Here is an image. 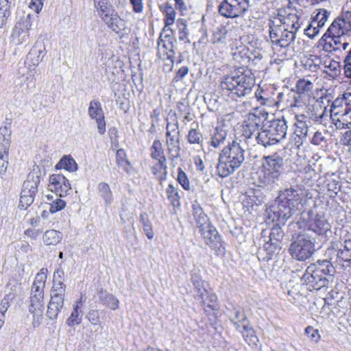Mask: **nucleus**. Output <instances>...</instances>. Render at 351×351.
<instances>
[{"instance_id":"f257e3e1","label":"nucleus","mask_w":351,"mask_h":351,"mask_svg":"<svg viewBox=\"0 0 351 351\" xmlns=\"http://www.w3.org/2000/svg\"><path fill=\"white\" fill-rule=\"evenodd\" d=\"M301 195L300 191L293 186L280 191L274 204L265 210L267 220L286 223L293 213L300 210L299 206H302Z\"/></svg>"},{"instance_id":"f03ea898","label":"nucleus","mask_w":351,"mask_h":351,"mask_svg":"<svg viewBox=\"0 0 351 351\" xmlns=\"http://www.w3.org/2000/svg\"><path fill=\"white\" fill-rule=\"evenodd\" d=\"M245 160V150L239 143L232 141L223 147L218 157L217 171L221 178H226L238 169Z\"/></svg>"},{"instance_id":"7ed1b4c3","label":"nucleus","mask_w":351,"mask_h":351,"mask_svg":"<svg viewBox=\"0 0 351 351\" xmlns=\"http://www.w3.org/2000/svg\"><path fill=\"white\" fill-rule=\"evenodd\" d=\"M334 272L335 268L330 261H318L306 268L301 281L309 290H319L328 287Z\"/></svg>"},{"instance_id":"20e7f679","label":"nucleus","mask_w":351,"mask_h":351,"mask_svg":"<svg viewBox=\"0 0 351 351\" xmlns=\"http://www.w3.org/2000/svg\"><path fill=\"white\" fill-rule=\"evenodd\" d=\"M255 85V77L250 70H238L230 75H225L221 81L223 90L237 97L249 95Z\"/></svg>"},{"instance_id":"39448f33","label":"nucleus","mask_w":351,"mask_h":351,"mask_svg":"<svg viewBox=\"0 0 351 351\" xmlns=\"http://www.w3.org/2000/svg\"><path fill=\"white\" fill-rule=\"evenodd\" d=\"M283 158L278 154L264 156L258 174V186L271 190L278 185L283 173Z\"/></svg>"},{"instance_id":"423d86ee","label":"nucleus","mask_w":351,"mask_h":351,"mask_svg":"<svg viewBox=\"0 0 351 351\" xmlns=\"http://www.w3.org/2000/svg\"><path fill=\"white\" fill-rule=\"evenodd\" d=\"M287 131V121L284 118L267 121L257 134L256 143L265 147L276 145L285 138Z\"/></svg>"},{"instance_id":"0eeeda50","label":"nucleus","mask_w":351,"mask_h":351,"mask_svg":"<svg viewBox=\"0 0 351 351\" xmlns=\"http://www.w3.org/2000/svg\"><path fill=\"white\" fill-rule=\"evenodd\" d=\"M330 118L337 129L351 127V93L338 96L330 106Z\"/></svg>"},{"instance_id":"6e6552de","label":"nucleus","mask_w":351,"mask_h":351,"mask_svg":"<svg viewBox=\"0 0 351 351\" xmlns=\"http://www.w3.org/2000/svg\"><path fill=\"white\" fill-rule=\"evenodd\" d=\"M315 239L308 232L303 231L293 238L289 251L291 256L298 261L310 258L315 251Z\"/></svg>"},{"instance_id":"1a4fd4ad","label":"nucleus","mask_w":351,"mask_h":351,"mask_svg":"<svg viewBox=\"0 0 351 351\" xmlns=\"http://www.w3.org/2000/svg\"><path fill=\"white\" fill-rule=\"evenodd\" d=\"M302 226L305 232L311 231L317 235L327 237L328 232L331 233V226L326 219L324 213L314 214L308 211L302 216Z\"/></svg>"},{"instance_id":"9d476101","label":"nucleus","mask_w":351,"mask_h":351,"mask_svg":"<svg viewBox=\"0 0 351 351\" xmlns=\"http://www.w3.org/2000/svg\"><path fill=\"white\" fill-rule=\"evenodd\" d=\"M323 116L324 111L317 115L312 113L309 118L303 114L295 115V129L294 131L295 136L293 138L295 147L300 148L306 140L308 132L310 130L311 119L320 122Z\"/></svg>"},{"instance_id":"9b49d317","label":"nucleus","mask_w":351,"mask_h":351,"mask_svg":"<svg viewBox=\"0 0 351 351\" xmlns=\"http://www.w3.org/2000/svg\"><path fill=\"white\" fill-rule=\"evenodd\" d=\"M263 118L261 114L249 113L243 121L242 136L248 145H255L256 135L264 123Z\"/></svg>"},{"instance_id":"f8f14e48","label":"nucleus","mask_w":351,"mask_h":351,"mask_svg":"<svg viewBox=\"0 0 351 351\" xmlns=\"http://www.w3.org/2000/svg\"><path fill=\"white\" fill-rule=\"evenodd\" d=\"M165 145L169 154V159L174 160L180 156V132L178 123L167 122L166 125Z\"/></svg>"},{"instance_id":"ddd939ff","label":"nucleus","mask_w":351,"mask_h":351,"mask_svg":"<svg viewBox=\"0 0 351 351\" xmlns=\"http://www.w3.org/2000/svg\"><path fill=\"white\" fill-rule=\"evenodd\" d=\"M326 255L330 258V263L343 265L344 263H348L351 258V240L346 239L343 243L335 241L331 243V247L326 251Z\"/></svg>"},{"instance_id":"4468645a","label":"nucleus","mask_w":351,"mask_h":351,"mask_svg":"<svg viewBox=\"0 0 351 351\" xmlns=\"http://www.w3.org/2000/svg\"><path fill=\"white\" fill-rule=\"evenodd\" d=\"M34 16L29 14L18 21L11 34V42L16 45H21L29 42V31L32 29Z\"/></svg>"},{"instance_id":"2eb2a0df","label":"nucleus","mask_w":351,"mask_h":351,"mask_svg":"<svg viewBox=\"0 0 351 351\" xmlns=\"http://www.w3.org/2000/svg\"><path fill=\"white\" fill-rule=\"evenodd\" d=\"M47 269L42 268L36 275L32 285L29 306H44V289L47 280Z\"/></svg>"},{"instance_id":"dca6fc26","label":"nucleus","mask_w":351,"mask_h":351,"mask_svg":"<svg viewBox=\"0 0 351 351\" xmlns=\"http://www.w3.org/2000/svg\"><path fill=\"white\" fill-rule=\"evenodd\" d=\"M249 7V0H223L218 6V12L226 18H235L245 13Z\"/></svg>"},{"instance_id":"f3484780","label":"nucleus","mask_w":351,"mask_h":351,"mask_svg":"<svg viewBox=\"0 0 351 351\" xmlns=\"http://www.w3.org/2000/svg\"><path fill=\"white\" fill-rule=\"evenodd\" d=\"M66 287H52L51 299L47 306V316L51 320L58 318L64 306Z\"/></svg>"},{"instance_id":"a211bd4d","label":"nucleus","mask_w":351,"mask_h":351,"mask_svg":"<svg viewBox=\"0 0 351 351\" xmlns=\"http://www.w3.org/2000/svg\"><path fill=\"white\" fill-rule=\"evenodd\" d=\"M330 14V12L324 8L314 10L311 14V22L304 29V34L311 39L314 38L325 25Z\"/></svg>"},{"instance_id":"6ab92c4d","label":"nucleus","mask_w":351,"mask_h":351,"mask_svg":"<svg viewBox=\"0 0 351 351\" xmlns=\"http://www.w3.org/2000/svg\"><path fill=\"white\" fill-rule=\"evenodd\" d=\"M269 36L274 45L283 48L289 47L295 38L293 32L282 30L278 27V23L276 21H272L269 23Z\"/></svg>"},{"instance_id":"aec40b11","label":"nucleus","mask_w":351,"mask_h":351,"mask_svg":"<svg viewBox=\"0 0 351 351\" xmlns=\"http://www.w3.org/2000/svg\"><path fill=\"white\" fill-rule=\"evenodd\" d=\"M206 245L215 250L217 254H223L225 252L224 242L216 228L211 223L203 230L199 231Z\"/></svg>"},{"instance_id":"412c9836","label":"nucleus","mask_w":351,"mask_h":351,"mask_svg":"<svg viewBox=\"0 0 351 351\" xmlns=\"http://www.w3.org/2000/svg\"><path fill=\"white\" fill-rule=\"evenodd\" d=\"M10 141V128L7 126L0 128V174L1 175L6 172L8 168Z\"/></svg>"},{"instance_id":"4be33fe9","label":"nucleus","mask_w":351,"mask_h":351,"mask_svg":"<svg viewBox=\"0 0 351 351\" xmlns=\"http://www.w3.org/2000/svg\"><path fill=\"white\" fill-rule=\"evenodd\" d=\"M49 187L58 197H65L71 191L69 180L63 175L52 174L49 179Z\"/></svg>"},{"instance_id":"5701e85b","label":"nucleus","mask_w":351,"mask_h":351,"mask_svg":"<svg viewBox=\"0 0 351 351\" xmlns=\"http://www.w3.org/2000/svg\"><path fill=\"white\" fill-rule=\"evenodd\" d=\"M175 43L165 42L162 38L158 40V52L157 56L166 62L165 66L169 71H171L174 63V52Z\"/></svg>"},{"instance_id":"b1692460","label":"nucleus","mask_w":351,"mask_h":351,"mask_svg":"<svg viewBox=\"0 0 351 351\" xmlns=\"http://www.w3.org/2000/svg\"><path fill=\"white\" fill-rule=\"evenodd\" d=\"M88 113L92 119L96 121L98 132L103 135L106 132V121L101 103L98 100L90 101Z\"/></svg>"},{"instance_id":"393cba45","label":"nucleus","mask_w":351,"mask_h":351,"mask_svg":"<svg viewBox=\"0 0 351 351\" xmlns=\"http://www.w3.org/2000/svg\"><path fill=\"white\" fill-rule=\"evenodd\" d=\"M40 172L38 169H35L30 172L23 184L21 194L32 195L34 198L38 193V186L40 182Z\"/></svg>"},{"instance_id":"a878e982","label":"nucleus","mask_w":351,"mask_h":351,"mask_svg":"<svg viewBox=\"0 0 351 351\" xmlns=\"http://www.w3.org/2000/svg\"><path fill=\"white\" fill-rule=\"evenodd\" d=\"M101 19L108 28L117 34L125 28L123 19L114 10H111L105 14H101Z\"/></svg>"},{"instance_id":"bb28decb","label":"nucleus","mask_w":351,"mask_h":351,"mask_svg":"<svg viewBox=\"0 0 351 351\" xmlns=\"http://www.w3.org/2000/svg\"><path fill=\"white\" fill-rule=\"evenodd\" d=\"M351 29L338 16L330 24L325 34L322 36V40H324L328 36H333L337 37H343L345 35L349 34Z\"/></svg>"},{"instance_id":"cd10ccee","label":"nucleus","mask_w":351,"mask_h":351,"mask_svg":"<svg viewBox=\"0 0 351 351\" xmlns=\"http://www.w3.org/2000/svg\"><path fill=\"white\" fill-rule=\"evenodd\" d=\"M274 21H277L278 27L282 30L291 31L295 35L300 26L298 22L299 17L295 14H289L282 19H276Z\"/></svg>"},{"instance_id":"c85d7f7f","label":"nucleus","mask_w":351,"mask_h":351,"mask_svg":"<svg viewBox=\"0 0 351 351\" xmlns=\"http://www.w3.org/2000/svg\"><path fill=\"white\" fill-rule=\"evenodd\" d=\"M192 208L193 218L199 231L203 230L204 228L208 227V226L211 224L207 215L204 213L202 208L197 201H194L193 202Z\"/></svg>"},{"instance_id":"c756f323","label":"nucleus","mask_w":351,"mask_h":351,"mask_svg":"<svg viewBox=\"0 0 351 351\" xmlns=\"http://www.w3.org/2000/svg\"><path fill=\"white\" fill-rule=\"evenodd\" d=\"M227 135V131L223 125L216 126L210 132V139L208 142V145L215 149L220 147L221 145L225 143Z\"/></svg>"},{"instance_id":"7c9ffc66","label":"nucleus","mask_w":351,"mask_h":351,"mask_svg":"<svg viewBox=\"0 0 351 351\" xmlns=\"http://www.w3.org/2000/svg\"><path fill=\"white\" fill-rule=\"evenodd\" d=\"M83 301L82 297L76 301L71 315L66 320V324L70 327H74L81 324L83 317Z\"/></svg>"},{"instance_id":"2f4dec72","label":"nucleus","mask_w":351,"mask_h":351,"mask_svg":"<svg viewBox=\"0 0 351 351\" xmlns=\"http://www.w3.org/2000/svg\"><path fill=\"white\" fill-rule=\"evenodd\" d=\"M342 37L330 36L323 40L322 37L319 40V45L322 46V49L328 53L341 50Z\"/></svg>"},{"instance_id":"473e14b6","label":"nucleus","mask_w":351,"mask_h":351,"mask_svg":"<svg viewBox=\"0 0 351 351\" xmlns=\"http://www.w3.org/2000/svg\"><path fill=\"white\" fill-rule=\"evenodd\" d=\"M275 223L273 228L271 230L269 234V240L273 243L276 249H281V240L284 237V232L281 229V226H284L285 223H280L278 221H271Z\"/></svg>"},{"instance_id":"72a5a7b5","label":"nucleus","mask_w":351,"mask_h":351,"mask_svg":"<svg viewBox=\"0 0 351 351\" xmlns=\"http://www.w3.org/2000/svg\"><path fill=\"white\" fill-rule=\"evenodd\" d=\"M99 301L107 307L112 310H116L119 308V301L112 294L108 293L106 290L101 289L98 292Z\"/></svg>"},{"instance_id":"f704fd0d","label":"nucleus","mask_w":351,"mask_h":351,"mask_svg":"<svg viewBox=\"0 0 351 351\" xmlns=\"http://www.w3.org/2000/svg\"><path fill=\"white\" fill-rule=\"evenodd\" d=\"M237 330L242 334L244 340L249 346H257L258 339L255 335L254 328L249 324V323L241 325V327Z\"/></svg>"},{"instance_id":"c9c22d12","label":"nucleus","mask_w":351,"mask_h":351,"mask_svg":"<svg viewBox=\"0 0 351 351\" xmlns=\"http://www.w3.org/2000/svg\"><path fill=\"white\" fill-rule=\"evenodd\" d=\"M191 281L197 293V295L202 299V303H205L204 297L207 295L206 289L207 282L203 281L200 276L197 274H193L191 277Z\"/></svg>"},{"instance_id":"e433bc0d","label":"nucleus","mask_w":351,"mask_h":351,"mask_svg":"<svg viewBox=\"0 0 351 351\" xmlns=\"http://www.w3.org/2000/svg\"><path fill=\"white\" fill-rule=\"evenodd\" d=\"M156 163L151 167L152 173L160 181L165 180L167 175V160H158Z\"/></svg>"},{"instance_id":"4c0bfd02","label":"nucleus","mask_w":351,"mask_h":351,"mask_svg":"<svg viewBox=\"0 0 351 351\" xmlns=\"http://www.w3.org/2000/svg\"><path fill=\"white\" fill-rule=\"evenodd\" d=\"M56 169H64L69 172H75L77 169V164L71 156H64L56 164Z\"/></svg>"},{"instance_id":"58836bf2","label":"nucleus","mask_w":351,"mask_h":351,"mask_svg":"<svg viewBox=\"0 0 351 351\" xmlns=\"http://www.w3.org/2000/svg\"><path fill=\"white\" fill-rule=\"evenodd\" d=\"M62 240V233L56 230H47L43 234V242L47 245H56Z\"/></svg>"},{"instance_id":"ea45409f","label":"nucleus","mask_w":351,"mask_h":351,"mask_svg":"<svg viewBox=\"0 0 351 351\" xmlns=\"http://www.w3.org/2000/svg\"><path fill=\"white\" fill-rule=\"evenodd\" d=\"M150 156L155 160H167L164 154L162 143L158 139H155L150 147Z\"/></svg>"},{"instance_id":"a19ab883","label":"nucleus","mask_w":351,"mask_h":351,"mask_svg":"<svg viewBox=\"0 0 351 351\" xmlns=\"http://www.w3.org/2000/svg\"><path fill=\"white\" fill-rule=\"evenodd\" d=\"M99 195L104 200L106 206H110L113 200L112 193L110 186L106 182H100L97 186Z\"/></svg>"},{"instance_id":"79ce46f5","label":"nucleus","mask_w":351,"mask_h":351,"mask_svg":"<svg viewBox=\"0 0 351 351\" xmlns=\"http://www.w3.org/2000/svg\"><path fill=\"white\" fill-rule=\"evenodd\" d=\"M176 25L178 31V39L190 43L189 39V31L187 28V21L184 19H178L176 21Z\"/></svg>"},{"instance_id":"37998d69","label":"nucleus","mask_w":351,"mask_h":351,"mask_svg":"<svg viewBox=\"0 0 351 351\" xmlns=\"http://www.w3.org/2000/svg\"><path fill=\"white\" fill-rule=\"evenodd\" d=\"M116 163L127 173L129 172V167L131 163L128 159L125 151L123 149H119L116 152Z\"/></svg>"},{"instance_id":"c03bdc74","label":"nucleus","mask_w":351,"mask_h":351,"mask_svg":"<svg viewBox=\"0 0 351 351\" xmlns=\"http://www.w3.org/2000/svg\"><path fill=\"white\" fill-rule=\"evenodd\" d=\"M42 49H36V47L32 49L27 56V60L29 61L32 64H29V69H34L35 66L38 65L41 61L44 54Z\"/></svg>"},{"instance_id":"a18cd8bd","label":"nucleus","mask_w":351,"mask_h":351,"mask_svg":"<svg viewBox=\"0 0 351 351\" xmlns=\"http://www.w3.org/2000/svg\"><path fill=\"white\" fill-rule=\"evenodd\" d=\"M230 321L232 322L237 330H239L241 325L248 323L245 314L240 309H234L233 315L230 317Z\"/></svg>"},{"instance_id":"49530a36","label":"nucleus","mask_w":351,"mask_h":351,"mask_svg":"<svg viewBox=\"0 0 351 351\" xmlns=\"http://www.w3.org/2000/svg\"><path fill=\"white\" fill-rule=\"evenodd\" d=\"M140 222L143 225V232L149 239H152L154 237V231L152 230V225L149 219V216L145 212L142 213L140 215Z\"/></svg>"},{"instance_id":"de8ad7c7","label":"nucleus","mask_w":351,"mask_h":351,"mask_svg":"<svg viewBox=\"0 0 351 351\" xmlns=\"http://www.w3.org/2000/svg\"><path fill=\"white\" fill-rule=\"evenodd\" d=\"M166 193L167 199L170 202L171 204L174 207H179L180 206V197L178 189H176L172 184H169Z\"/></svg>"},{"instance_id":"09e8293b","label":"nucleus","mask_w":351,"mask_h":351,"mask_svg":"<svg viewBox=\"0 0 351 351\" xmlns=\"http://www.w3.org/2000/svg\"><path fill=\"white\" fill-rule=\"evenodd\" d=\"M44 306H29V311L33 315L32 324L34 327H38L40 324Z\"/></svg>"},{"instance_id":"8fccbe9b","label":"nucleus","mask_w":351,"mask_h":351,"mask_svg":"<svg viewBox=\"0 0 351 351\" xmlns=\"http://www.w3.org/2000/svg\"><path fill=\"white\" fill-rule=\"evenodd\" d=\"M164 12H165V27L163 31H165V28L173 25L176 18V11L174 8L169 3H166L165 5Z\"/></svg>"},{"instance_id":"3c124183","label":"nucleus","mask_w":351,"mask_h":351,"mask_svg":"<svg viewBox=\"0 0 351 351\" xmlns=\"http://www.w3.org/2000/svg\"><path fill=\"white\" fill-rule=\"evenodd\" d=\"M10 8L11 5L0 2V27L5 25L7 20L11 14Z\"/></svg>"},{"instance_id":"603ef678","label":"nucleus","mask_w":351,"mask_h":351,"mask_svg":"<svg viewBox=\"0 0 351 351\" xmlns=\"http://www.w3.org/2000/svg\"><path fill=\"white\" fill-rule=\"evenodd\" d=\"M187 140L190 144L201 145L203 141V136L202 133L196 129H191L187 135Z\"/></svg>"},{"instance_id":"864d4df0","label":"nucleus","mask_w":351,"mask_h":351,"mask_svg":"<svg viewBox=\"0 0 351 351\" xmlns=\"http://www.w3.org/2000/svg\"><path fill=\"white\" fill-rule=\"evenodd\" d=\"M228 30L226 27L218 28L213 34L214 43H226Z\"/></svg>"},{"instance_id":"5fc2aeb1","label":"nucleus","mask_w":351,"mask_h":351,"mask_svg":"<svg viewBox=\"0 0 351 351\" xmlns=\"http://www.w3.org/2000/svg\"><path fill=\"white\" fill-rule=\"evenodd\" d=\"M208 300V303L206 306V307L204 308L205 311L208 313V314H210L211 311H214L215 310V302L217 301V295L215 294H208L207 293L206 295L204 297V301ZM205 303H202V305H205Z\"/></svg>"},{"instance_id":"6e6d98bb","label":"nucleus","mask_w":351,"mask_h":351,"mask_svg":"<svg viewBox=\"0 0 351 351\" xmlns=\"http://www.w3.org/2000/svg\"><path fill=\"white\" fill-rule=\"evenodd\" d=\"M49 211L51 213H55L63 209L66 206V203L64 200L61 199L60 197H56L54 200L52 201V202L49 203Z\"/></svg>"},{"instance_id":"4d7b16f0","label":"nucleus","mask_w":351,"mask_h":351,"mask_svg":"<svg viewBox=\"0 0 351 351\" xmlns=\"http://www.w3.org/2000/svg\"><path fill=\"white\" fill-rule=\"evenodd\" d=\"M177 180L180 185L185 189H190V183L186 173L179 167L178 169V178Z\"/></svg>"},{"instance_id":"13d9d810","label":"nucleus","mask_w":351,"mask_h":351,"mask_svg":"<svg viewBox=\"0 0 351 351\" xmlns=\"http://www.w3.org/2000/svg\"><path fill=\"white\" fill-rule=\"evenodd\" d=\"M246 50L247 49L244 47L237 48V51L232 53L234 60L240 64L244 63L245 60L249 58L248 56H246Z\"/></svg>"},{"instance_id":"bf43d9fd","label":"nucleus","mask_w":351,"mask_h":351,"mask_svg":"<svg viewBox=\"0 0 351 351\" xmlns=\"http://www.w3.org/2000/svg\"><path fill=\"white\" fill-rule=\"evenodd\" d=\"M326 134H327L325 131H324V132L317 131V132H314V134H313L312 138L311 139V142L313 145H320L323 143H326Z\"/></svg>"},{"instance_id":"052dcab7","label":"nucleus","mask_w":351,"mask_h":351,"mask_svg":"<svg viewBox=\"0 0 351 351\" xmlns=\"http://www.w3.org/2000/svg\"><path fill=\"white\" fill-rule=\"evenodd\" d=\"M64 272L62 269H58L53 274V287H66L64 283Z\"/></svg>"},{"instance_id":"680f3d73","label":"nucleus","mask_w":351,"mask_h":351,"mask_svg":"<svg viewBox=\"0 0 351 351\" xmlns=\"http://www.w3.org/2000/svg\"><path fill=\"white\" fill-rule=\"evenodd\" d=\"M313 88V84L309 80L304 79L298 81L296 88L298 93H302L304 91H308Z\"/></svg>"},{"instance_id":"e2e57ef3","label":"nucleus","mask_w":351,"mask_h":351,"mask_svg":"<svg viewBox=\"0 0 351 351\" xmlns=\"http://www.w3.org/2000/svg\"><path fill=\"white\" fill-rule=\"evenodd\" d=\"M34 198L32 195L21 194L19 207L21 209H27L34 202Z\"/></svg>"},{"instance_id":"0e129e2a","label":"nucleus","mask_w":351,"mask_h":351,"mask_svg":"<svg viewBox=\"0 0 351 351\" xmlns=\"http://www.w3.org/2000/svg\"><path fill=\"white\" fill-rule=\"evenodd\" d=\"M86 318L89 321L92 325H97L100 322V317L98 310L91 309L86 315Z\"/></svg>"},{"instance_id":"69168bd1","label":"nucleus","mask_w":351,"mask_h":351,"mask_svg":"<svg viewBox=\"0 0 351 351\" xmlns=\"http://www.w3.org/2000/svg\"><path fill=\"white\" fill-rule=\"evenodd\" d=\"M305 333L307 337L315 343H317L319 340L320 335L318 330L312 326H307L305 329Z\"/></svg>"},{"instance_id":"338daca9","label":"nucleus","mask_w":351,"mask_h":351,"mask_svg":"<svg viewBox=\"0 0 351 351\" xmlns=\"http://www.w3.org/2000/svg\"><path fill=\"white\" fill-rule=\"evenodd\" d=\"M132 5V10L135 13H141L143 10V0H130Z\"/></svg>"},{"instance_id":"774afa93","label":"nucleus","mask_w":351,"mask_h":351,"mask_svg":"<svg viewBox=\"0 0 351 351\" xmlns=\"http://www.w3.org/2000/svg\"><path fill=\"white\" fill-rule=\"evenodd\" d=\"M342 145L350 147L349 150L351 151V130H347L341 139Z\"/></svg>"}]
</instances>
